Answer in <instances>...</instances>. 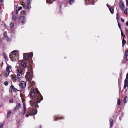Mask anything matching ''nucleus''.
Masks as SVG:
<instances>
[{
	"label": "nucleus",
	"instance_id": "1",
	"mask_svg": "<svg viewBox=\"0 0 128 128\" xmlns=\"http://www.w3.org/2000/svg\"><path fill=\"white\" fill-rule=\"evenodd\" d=\"M18 50H14L10 53L9 56L11 60L14 61L18 59Z\"/></svg>",
	"mask_w": 128,
	"mask_h": 128
},
{
	"label": "nucleus",
	"instance_id": "2",
	"mask_svg": "<svg viewBox=\"0 0 128 128\" xmlns=\"http://www.w3.org/2000/svg\"><path fill=\"white\" fill-rule=\"evenodd\" d=\"M36 98L37 100V101L38 102H40V101L43 100V97L37 89H36Z\"/></svg>",
	"mask_w": 128,
	"mask_h": 128
},
{
	"label": "nucleus",
	"instance_id": "3",
	"mask_svg": "<svg viewBox=\"0 0 128 128\" xmlns=\"http://www.w3.org/2000/svg\"><path fill=\"white\" fill-rule=\"evenodd\" d=\"M32 69L30 67V69H28V72H27L26 76L27 77L28 80L29 81H31V78L30 76L32 74Z\"/></svg>",
	"mask_w": 128,
	"mask_h": 128
},
{
	"label": "nucleus",
	"instance_id": "4",
	"mask_svg": "<svg viewBox=\"0 0 128 128\" xmlns=\"http://www.w3.org/2000/svg\"><path fill=\"white\" fill-rule=\"evenodd\" d=\"M11 78L14 82H18L20 80V78L13 75H11Z\"/></svg>",
	"mask_w": 128,
	"mask_h": 128
},
{
	"label": "nucleus",
	"instance_id": "5",
	"mask_svg": "<svg viewBox=\"0 0 128 128\" xmlns=\"http://www.w3.org/2000/svg\"><path fill=\"white\" fill-rule=\"evenodd\" d=\"M30 103L31 106L32 107H35L36 108H38V106L37 105V103L36 102H34L32 100H31L30 101Z\"/></svg>",
	"mask_w": 128,
	"mask_h": 128
},
{
	"label": "nucleus",
	"instance_id": "6",
	"mask_svg": "<svg viewBox=\"0 0 128 128\" xmlns=\"http://www.w3.org/2000/svg\"><path fill=\"white\" fill-rule=\"evenodd\" d=\"M128 86V73L126 75V79L124 81V88H125L126 87Z\"/></svg>",
	"mask_w": 128,
	"mask_h": 128
},
{
	"label": "nucleus",
	"instance_id": "7",
	"mask_svg": "<svg viewBox=\"0 0 128 128\" xmlns=\"http://www.w3.org/2000/svg\"><path fill=\"white\" fill-rule=\"evenodd\" d=\"M19 86L21 88H24L26 86V82L23 81H22L21 82Z\"/></svg>",
	"mask_w": 128,
	"mask_h": 128
},
{
	"label": "nucleus",
	"instance_id": "8",
	"mask_svg": "<svg viewBox=\"0 0 128 128\" xmlns=\"http://www.w3.org/2000/svg\"><path fill=\"white\" fill-rule=\"evenodd\" d=\"M32 0H27V8L28 9H30L31 8L30 5L31 4V2Z\"/></svg>",
	"mask_w": 128,
	"mask_h": 128
},
{
	"label": "nucleus",
	"instance_id": "9",
	"mask_svg": "<svg viewBox=\"0 0 128 128\" xmlns=\"http://www.w3.org/2000/svg\"><path fill=\"white\" fill-rule=\"evenodd\" d=\"M17 71L20 74H24L23 70L20 67H19L17 68Z\"/></svg>",
	"mask_w": 128,
	"mask_h": 128
},
{
	"label": "nucleus",
	"instance_id": "10",
	"mask_svg": "<svg viewBox=\"0 0 128 128\" xmlns=\"http://www.w3.org/2000/svg\"><path fill=\"white\" fill-rule=\"evenodd\" d=\"M37 112V110L36 109L31 112L30 113V115L33 116L36 114Z\"/></svg>",
	"mask_w": 128,
	"mask_h": 128
},
{
	"label": "nucleus",
	"instance_id": "11",
	"mask_svg": "<svg viewBox=\"0 0 128 128\" xmlns=\"http://www.w3.org/2000/svg\"><path fill=\"white\" fill-rule=\"evenodd\" d=\"M34 95L35 93L34 90L33 89H31L30 93V96L33 97L34 96Z\"/></svg>",
	"mask_w": 128,
	"mask_h": 128
},
{
	"label": "nucleus",
	"instance_id": "12",
	"mask_svg": "<svg viewBox=\"0 0 128 128\" xmlns=\"http://www.w3.org/2000/svg\"><path fill=\"white\" fill-rule=\"evenodd\" d=\"M20 21L22 23H24L25 21V18L24 16H22L20 18Z\"/></svg>",
	"mask_w": 128,
	"mask_h": 128
},
{
	"label": "nucleus",
	"instance_id": "13",
	"mask_svg": "<svg viewBox=\"0 0 128 128\" xmlns=\"http://www.w3.org/2000/svg\"><path fill=\"white\" fill-rule=\"evenodd\" d=\"M7 32H4V38L6 39L7 41H10V39L9 38H8V37L7 36Z\"/></svg>",
	"mask_w": 128,
	"mask_h": 128
},
{
	"label": "nucleus",
	"instance_id": "14",
	"mask_svg": "<svg viewBox=\"0 0 128 128\" xmlns=\"http://www.w3.org/2000/svg\"><path fill=\"white\" fill-rule=\"evenodd\" d=\"M20 107V103H18L16 104V106L14 109V110H16L18 109Z\"/></svg>",
	"mask_w": 128,
	"mask_h": 128
},
{
	"label": "nucleus",
	"instance_id": "15",
	"mask_svg": "<svg viewBox=\"0 0 128 128\" xmlns=\"http://www.w3.org/2000/svg\"><path fill=\"white\" fill-rule=\"evenodd\" d=\"M119 5L122 9L124 10V6L123 3L121 2L120 3Z\"/></svg>",
	"mask_w": 128,
	"mask_h": 128
},
{
	"label": "nucleus",
	"instance_id": "16",
	"mask_svg": "<svg viewBox=\"0 0 128 128\" xmlns=\"http://www.w3.org/2000/svg\"><path fill=\"white\" fill-rule=\"evenodd\" d=\"M11 70V67L10 66L7 65L6 68V71H8L10 72V70Z\"/></svg>",
	"mask_w": 128,
	"mask_h": 128
},
{
	"label": "nucleus",
	"instance_id": "17",
	"mask_svg": "<svg viewBox=\"0 0 128 128\" xmlns=\"http://www.w3.org/2000/svg\"><path fill=\"white\" fill-rule=\"evenodd\" d=\"M10 72L8 71H6L4 73V75L5 77H7L9 75Z\"/></svg>",
	"mask_w": 128,
	"mask_h": 128
},
{
	"label": "nucleus",
	"instance_id": "18",
	"mask_svg": "<svg viewBox=\"0 0 128 128\" xmlns=\"http://www.w3.org/2000/svg\"><path fill=\"white\" fill-rule=\"evenodd\" d=\"M10 89H12L13 90L14 92H16L17 91V90L12 85L10 87Z\"/></svg>",
	"mask_w": 128,
	"mask_h": 128
},
{
	"label": "nucleus",
	"instance_id": "19",
	"mask_svg": "<svg viewBox=\"0 0 128 128\" xmlns=\"http://www.w3.org/2000/svg\"><path fill=\"white\" fill-rule=\"evenodd\" d=\"M3 56L6 60L7 61L8 60V58L6 54L5 53H3Z\"/></svg>",
	"mask_w": 128,
	"mask_h": 128
},
{
	"label": "nucleus",
	"instance_id": "20",
	"mask_svg": "<svg viewBox=\"0 0 128 128\" xmlns=\"http://www.w3.org/2000/svg\"><path fill=\"white\" fill-rule=\"evenodd\" d=\"M14 12H12V19L14 20H16V16H14L13 15L14 14Z\"/></svg>",
	"mask_w": 128,
	"mask_h": 128
},
{
	"label": "nucleus",
	"instance_id": "21",
	"mask_svg": "<svg viewBox=\"0 0 128 128\" xmlns=\"http://www.w3.org/2000/svg\"><path fill=\"white\" fill-rule=\"evenodd\" d=\"M109 121L110 126L111 127L112 125V124L113 122V120L112 119H110Z\"/></svg>",
	"mask_w": 128,
	"mask_h": 128
},
{
	"label": "nucleus",
	"instance_id": "22",
	"mask_svg": "<svg viewBox=\"0 0 128 128\" xmlns=\"http://www.w3.org/2000/svg\"><path fill=\"white\" fill-rule=\"evenodd\" d=\"M21 64L22 65V66H23V67L24 68H25L26 67V64L24 62H22L21 63Z\"/></svg>",
	"mask_w": 128,
	"mask_h": 128
},
{
	"label": "nucleus",
	"instance_id": "23",
	"mask_svg": "<svg viewBox=\"0 0 128 128\" xmlns=\"http://www.w3.org/2000/svg\"><path fill=\"white\" fill-rule=\"evenodd\" d=\"M116 19L118 20L120 17V15L118 12H117L116 14Z\"/></svg>",
	"mask_w": 128,
	"mask_h": 128
},
{
	"label": "nucleus",
	"instance_id": "24",
	"mask_svg": "<svg viewBox=\"0 0 128 128\" xmlns=\"http://www.w3.org/2000/svg\"><path fill=\"white\" fill-rule=\"evenodd\" d=\"M109 10L111 13L113 14L114 12V9L112 8H109Z\"/></svg>",
	"mask_w": 128,
	"mask_h": 128
},
{
	"label": "nucleus",
	"instance_id": "25",
	"mask_svg": "<svg viewBox=\"0 0 128 128\" xmlns=\"http://www.w3.org/2000/svg\"><path fill=\"white\" fill-rule=\"evenodd\" d=\"M23 108H24V110L22 111V114H24L25 113L26 110V107L24 106V107H23Z\"/></svg>",
	"mask_w": 128,
	"mask_h": 128
},
{
	"label": "nucleus",
	"instance_id": "26",
	"mask_svg": "<svg viewBox=\"0 0 128 128\" xmlns=\"http://www.w3.org/2000/svg\"><path fill=\"white\" fill-rule=\"evenodd\" d=\"M54 0H47L46 2L47 3H50V4L52 3L54 1Z\"/></svg>",
	"mask_w": 128,
	"mask_h": 128
},
{
	"label": "nucleus",
	"instance_id": "27",
	"mask_svg": "<svg viewBox=\"0 0 128 128\" xmlns=\"http://www.w3.org/2000/svg\"><path fill=\"white\" fill-rule=\"evenodd\" d=\"M125 57L126 59L127 60H128V52H126L125 54Z\"/></svg>",
	"mask_w": 128,
	"mask_h": 128
},
{
	"label": "nucleus",
	"instance_id": "28",
	"mask_svg": "<svg viewBox=\"0 0 128 128\" xmlns=\"http://www.w3.org/2000/svg\"><path fill=\"white\" fill-rule=\"evenodd\" d=\"M11 112L10 110H8L7 112V116L9 117L10 116V114H11Z\"/></svg>",
	"mask_w": 128,
	"mask_h": 128
},
{
	"label": "nucleus",
	"instance_id": "29",
	"mask_svg": "<svg viewBox=\"0 0 128 128\" xmlns=\"http://www.w3.org/2000/svg\"><path fill=\"white\" fill-rule=\"evenodd\" d=\"M74 2V0H70L69 4H72Z\"/></svg>",
	"mask_w": 128,
	"mask_h": 128
},
{
	"label": "nucleus",
	"instance_id": "30",
	"mask_svg": "<svg viewBox=\"0 0 128 128\" xmlns=\"http://www.w3.org/2000/svg\"><path fill=\"white\" fill-rule=\"evenodd\" d=\"M24 58L26 60H27L29 58V56L28 55H26L24 56Z\"/></svg>",
	"mask_w": 128,
	"mask_h": 128
},
{
	"label": "nucleus",
	"instance_id": "31",
	"mask_svg": "<svg viewBox=\"0 0 128 128\" xmlns=\"http://www.w3.org/2000/svg\"><path fill=\"white\" fill-rule=\"evenodd\" d=\"M127 97L126 96L125 97L124 99V104L126 103L127 102Z\"/></svg>",
	"mask_w": 128,
	"mask_h": 128
},
{
	"label": "nucleus",
	"instance_id": "32",
	"mask_svg": "<svg viewBox=\"0 0 128 128\" xmlns=\"http://www.w3.org/2000/svg\"><path fill=\"white\" fill-rule=\"evenodd\" d=\"M91 0H85V2L86 3V4H88V3L90 2V1Z\"/></svg>",
	"mask_w": 128,
	"mask_h": 128
},
{
	"label": "nucleus",
	"instance_id": "33",
	"mask_svg": "<svg viewBox=\"0 0 128 128\" xmlns=\"http://www.w3.org/2000/svg\"><path fill=\"white\" fill-rule=\"evenodd\" d=\"M120 99H118V100L117 104L118 106L120 105Z\"/></svg>",
	"mask_w": 128,
	"mask_h": 128
},
{
	"label": "nucleus",
	"instance_id": "34",
	"mask_svg": "<svg viewBox=\"0 0 128 128\" xmlns=\"http://www.w3.org/2000/svg\"><path fill=\"white\" fill-rule=\"evenodd\" d=\"M10 27L11 28H12L14 26V24L12 23H11L10 24Z\"/></svg>",
	"mask_w": 128,
	"mask_h": 128
},
{
	"label": "nucleus",
	"instance_id": "35",
	"mask_svg": "<svg viewBox=\"0 0 128 128\" xmlns=\"http://www.w3.org/2000/svg\"><path fill=\"white\" fill-rule=\"evenodd\" d=\"M122 46H124V45L125 44L126 42V40H122Z\"/></svg>",
	"mask_w": 128,
	"mask_h": 128
},
{
	"label": "nucleus",
	"instance_id": "36",
	"mask_svg": "<svg viewBox=\"0 0 128 128\" xmlns=\"http://www.w3.org/2000/svg\"><path fill=\"white\" fill-rule=\"evenodd\" d=\"M20 73H19V72H17V76H16L17 77H18L20 78Z\"/></svg>",
	"mask_w": 128,
	"mask_h": 128
},
{
	"label": "nucleus",
	"instance_id": "37",
	"mask_svg": "<svg viewBox=\"0 0 128 128\" xmlns=\"http://www.w3.org/2000/svg\"><path fill=\"white\" fill-rule=\"evenodd\" d=\"M4 84L5 86H7L8 84V83L7 81H5L4 83Z\"/></svg>",
	"mask_w": 128,
	"mask_h": 128
},
{
	"label": "nucleus",
	"instance_id": "38",
	"mask_svg": "<svg viewBox=\"0 0 128 128\" xmlns=\"http://www.w3.org/2000/svg\"><path fill=\"white\" fill-rule=\"evenodd\" d=\"M23 7L24 8V9H26V6L25 4H23Z\"/></svg>",
	"mask_w": 128,
	"mask_h": 128
},
{
	"label": "nucleus",
	"instance_id": "39",
	"mask_svg": "<svg viewBox=\"0 0 128 128\" xmlns=\"http://www.w3.org/2000/svg\"><path fill=\"white\" fill-rule=\"evenodd\" d=\"M121 35L122 36H124V38H125V36L123 34L121 30Z\"/></svg>",
	"mask_w": 128,
	"mask_h": 128
},
{
	"label": "nucleus",
	"instance_id": "40",
	"mask_svg": "<svg viewBox=\"0 0 128 128\" xmlns=\"http://www.w3.org/2000/svg\"><path fill=\"white\" fill-rule=\"evenodd\" d=\"M9 102L11 103H12L13 102V100L12 99H10L9 100Z\"/></svg>",
	"mask_w": 128,
	"mask_h": 128
},
{
	"label": "nucleus",
	"instance_id": "41",
	"mask_svg": "<svg viewBox=\"0 0 128 128\" xmlns=\"http://www.w3.org/2000/svg\"><path fill=\"white\" fill-rule=\"evenodd\" d=\"M1 125H0V128H2L3 127V123H1Z\"/></svg>",
	"mask_w": 128,
	"mask_h": 128
},
{
	"label": "nucleus",
	"instance_id": "42",
	"mask_svg": "<svg viewBox=\"0 0 128 128\" xmlns=\"http://www.w3.org/2000/svg\"><path fill=\"white\" fill-rule=\"evenodd\" d=\"M22 7L20 6V7H18V11H19V10H21L22 9Z\"/></svg>",
	"mask_w": 128,
	"mask_h": 128
},
{
	"label": "nucleus",
	"instance_id": "43",
	"mask_svg": "<svg viewBox=\"0 0 128 128\" xmlns=\"http://www.w3.org/2000/svg\"><path fill=\"white\" fill-rule=\"evenodd\" d=\"M23 13L25 15H26L27 14L26 12L25 11H23Z\"/></svg>",
	"mask_w": 128,
	"mask_h": 128
},
{
	"label": "nucleus",
	"instance_id": "44",
	"mask_svg": "<svg viewBox=\"0 0 128 128\" xmlns=\"http://www.w3.org/2000/svg\"><path fill=\"white\" fill-rule=\"evenodd\" d=\"M124 13L125 14H126V15H127L128 12H127V10H125L124 11Z\"/></svg>",
	"mask_w": 128,
	"mask_h": 128
},
{
	"label": "nucleus",
	"instance_id": "45",
	"mask_svg": "<svg viewBox=\"0 0 128 128\" xmlns=\"http://www.w3.org/2000/svg\"><path fill=\"white\" fill-rule=\"evenodd\" d=\"M91 4L94 5L95 4L94 2V0H92L91 2Z\"/></svg>",
	"mask_w": 128,
	"mask_h": 128
},
{
	"label": "nucleus",
	"instance_id": "46",
	"mask_svg": "<svg viewBox=\"0 0 128 128\" xmlns=\"http://www.w3.org/2000/svg\"><path fill=\"white\" fill-rule=\"evenodd\" d=\"M32 56H33V54L32 53H31V54H30L29 55V56L30 57H32Z\"/></svg>",
	"mask_w": 128,
	"mask_h": 128
},
{
	"label": "nucleus",
	"instance_id": "47",
	"mask_svg": "<svg viewBox=\"0 0 128 128\" xmlns=\"http://www.w3.org/2000/svg\"><path fill=\"white\" fill-rule=\"evenodd\" d=\"M126 25L128 26V22H127L126 24Z\"/></svg>",
	"mask_w": 128,
	"mask_h": 128
},
{
	"label": "nucleus",
	"instance_id": "48",
	"mask_svg": "<svg viewBox=\"0 0 128 128\" xmlns=\"http://www.w3.org/2000/svg\"><path fill=\"white\" fill-rule=\"evenodd\" d=\"M121 20L122 21V22H124V19H123L122 18H121Z\"/></svg>",
	"mask_w": 128,
	"mask_h": 128
},
{
	"label": "nucleus",
	"instance_id": "49",
	"mask_svg": "<svg viewBox=\"0 0 128 128\" xmlns=\"http://www.w3.org/2000/svg\"><path fill=\"white\" fill-rule=\"evenodd\" d=\"M58 118L57 117H56L54 118L55 120H56V119H58Z\"/></svg>",
	"mask_w": 128,
	"mask_h": 128
},
{
	"label": "nucleus",
	"instance_id": "50",
	"mask_svg": "<svg viewBox=\"0 0 128 128\" xmlns=\"http://www.w3.org/2000/svg\"><path fill=\"white\" fill-rule=\"evenodd\" d=\"M41 125H40L38 127V128H41Z\"/></svg>",
	"mask_w": 128,
	"mask_h": 128
},
{
	"label": "nucleus",
	"instance_id": "51",
	"mask_svg": "<svg viewBox=\"0 0 128 128\" xmlns=\"http://www.w3.org/2000/svg\"><path fill=\"white\" fill-rule=\"evenodd\" d=\"M29 116L28 114H26V117H28V116Z\"/></svg>",
	"mask_w": 128,
	"mask_h": 128
},
{
	"label": "nucleus",
	"instance_id": "52",
	"mask_svg": "<svg viewBox=\"0 0 128 128\" xmlns=\"http://www.w3.org/2000/svg\"><path fill=\"white\" fill-rule=\"evenodd\" d=\"M107 6V7L109 8H109V5H108V4H106Z\"/></svg>",
	"mask_w": 128,
	"mask_h": 128
},
{
	"label": "nucleus",
	"instance_id": "53",
	"mask_svg": "<svg viewBox=\"0 0 128 128\" xmlns=\"http://www.w3.org/2000/svg\"><path fill=\"white\" fill-rule=\"evenodd\" d=\"M16 14H17L18 13V12L17 10L16 11Z\"/></svg>",
	"mask_w": 128,
	"mask_h": 128
},
{
	"label": "nucleus",
	"instance_id": "54",
	"mask_svg": "<svg viewBox=\"0 0 128 128\" xmlns=\"http://www.w3.org/2000/svg\"><path fill=\"white\" fill-rule=\"evenodd\" d=\"M23 107H24V106L26 107L25 104L24 103L23 104Z\"/></svg>",
	"mask_w": 128,
	"mask_h": 128
},
{
	"label": "nucleus",
	"instance_id": "55",
	"mask_svg": "<svg viewBox=\"0 0 128 128\" xmlns=\"http://www.w3.org/2000/svg\"><path fill=\"white\" fill-rule=\"evenodd\" d=\"M0 2L2 3L3 1V0H0Z\"/></svg>",
	"mask_w": 128,
	"mask_h": 128
},
{
	"label": "nucleus",
	"instance_id": "56",
	"mask_svg": "<svg viewBox=\"0 0 128 128\" xmlns=\"http://www.w3.org/2000/svg\"><path fill=\"white\" fill-rule=\"evenodd\" d=\"M118 26V27H119V28L121 29V27H120V26Z\"/></svg>",
	"mask_w": 128,
	"mask_h": 128
},
{
	"label": "nucleus",
	"instance_id": "57",
	"mask_svg": "<svg viewBox=\"0 0 128 128\" xmlns=\"http://www.w3.org/2000/svg\"><path fill=\"white\" fill-rule=\"evenodd\" d=\"M126 2L127 4L128 3V0H126Z\"/></svg>",
	"mask_w": 128,
	"mask_h": 128
},
{
	"label": "nucleus",
	"instance_id": "58",
	"mask_svg": "<svg viewBox=\"0 0 128 128\" xmlns=\"http://www.w3.org/2000/svg\"><path fill=\"white\" fill-rule=\"evenodd\" d=\"M124 38H123V40H124Z\"/></svg>",
	"mask_w": 128,
	"mask_h": 128
},
{
	"label": "nucleus",
	"instance_id": "59",
	"mask_svg": "<svg viewBox=\"0 0 128 128\" xmlns=\"http://www.w3.org/2000/svg\"><path fill=\"white\" fill-rule=\"evenodd\" d=\"M118 26L120 25L119 23L118 22Z\"/></svg>",
	"mask_w": 128,
	"mask_h": 128
},
{
	"label": "nucleus",
	"instance_id": "60",
	"mask_svg": "<svg viewBox=\"0 0 128 128\" xmlns=\"http://www.w3.org/2000/svg\"><path fill=\"white\" fill-rule=\"evenodd\" d=\"M128 10V8H126V9L125 10Z\"/></svg>",
	"mask_w": 128,
	"mask_h": 128
},
{
	"label": "nucleus",
	"instance_id": "61",
	"mask_svg": "<svg viewBox=\"0 0 128 128\" xmlns=\"http://www.w3.org/2000/svg\"><path fill=\"white\" fill-rule=\"evenodd\" d=\"M127 6H128V4H127Z\"/></svg>",
	"mask_w": 128,
	"mask_h": 128
},
{
	"label": "nucleus",
	"instance_id": "62",
	"mask_svg": "<svg viewBox=\"0 0 128 128\" xmlns=\"http://www.w3.org/2000/svg\"><path fill=\"white\" fill-rule=\"evenodd\" d=\"M119 119H120V118H119Z\"/></svg>",
	"mask_w": 128,
	"mask_h": 128
},
{
	"label": "nucleus",
	"instance_id": "63",
	"mask_svg": "<svg viewBox=\"0 0 128 128\" xmlns=\"http://www.w3.org/2000/svg\"><path fill=\"white\" fill-rule=\"evenodd\" d=\"M122 116L123 115V114H122Z\"/></svg>",
	"mask_w": 128,
	"mask_h": 128
}]
</instances>
